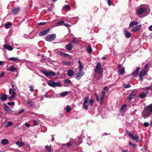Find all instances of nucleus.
Returning <instances> with one entry per match:
<instances>
[{"label":"nucleus","instance_id":"1","mask_svg":"<svg viewBox=\"0 0 152 152\" xmlns=\"http://www.w3.org/2000/svg\"><path fill=\"white\" fill-rule=\"evenodd\" d=\"M152 113V104L148 106L145 108L142 112V117L146 119L151 116Z\"/></svg>","mask_w":152,"mask_h":152},{"label":"nucleus","instance_id":"2","mask_svg":"<svg viewBox=\"0 0 152 152\" xmlns=\"http://www.w3.org/2000/svg\"><path fill=\"white\" fill-rule=\"evenodd\" d=\"M95 74H98L99 75L97 77L95 75L94 76L95 78L98 80L100 79L102 76L103 70L101 67V64L100 62H98L97 64L95 69Z\"/></svg>","mask_w":152,"mask_h":152},{"label":"nucleus","instance_id":"3","mask_svg":"<svg viewBox=\"0 0 152 152\" xmlns=\"http://www.w3.org/2000/svg\"><path fill=\"white\" fill-rule=\"evenodd\" d=\"M149 7L148 6H144L140 7L137 10V14L138 15L142 14L144 12H148L150 11Z\"/></svg>","mask_w":152,"mask_h":152},{"label":"nucleus","instance_id":"4","mask_svg":"<svg viewBox=\"0 0 152 152\" xmlns=\"http://www.w3.org/2000/svg\"><path fill=\"white\" fill-rule=\"evenodd\" d=\"M41 72L47 77H49L50 76H54L56 75L55 72L51 71H47L45 70H41Z\"/></svg>","mask_w":152,"mask_h":152},{"label":"nucleus","instance_id":"5","mask_svg":"<svg viewBox=\"0 0 152 152\" xmlns=\"http://www.w3.org/2000/svg\"><path fill=\"white\" fill-rule=\"evenodd\" d=\"M56 35L55 34H49L47 35L45 38V40L48 42H51L56 39Z\"/></svg>","mask_w":152,"mask_h":152},{"label":"nucleus","instance_id":"6","mask_svg":"<svg viewBox=\"0 0 152 152\" xmlns=\"http://www.w3.org/2000/svg\"><path fill=\"white\" fill-rule=\"evenodd\" d=\"M137 90L135 89L132 91L131 93L127 97V99L129 101H131L133 99L137 93Z\"/></svg>","mask_w":152,"mask_h":152},{"label":"nucleus","instance_id":"7","mask_svg":"<svg viewBox=\"0 0 152 152\" xmlns=\"http://www.w3.org/2000/svg\"><path fill=\"white\" fill-rule=\"evenodd\" d=\"M56 53L58 56H60L69 59H71V57L67 53L62 52L61 51L57 50Z\"/></svg>","mask_w":152,"mask_h":152},{"label":"nucleus","instance_id":"8","mask_svg":"<svg viewBox=\"0 0 152 152\" xmlns=\"http://www.w3.org/2000/svg\"><path fill=\"white\" fill-rule=\"evenodd\" d=\"M50 28H48L47 29L42 31L39 33V36H41L47 34L50 31Z\"/></svg>","mask_w":152,"mask_h":152},{"label":"nucleus","instance_id":"9","mask_svg":"<svg viewBox=\"0 0 152 152\" xmlns=\"http://www.w3.org/2000/svg\"><path fill=\"white\" fill-rule=\"evenodd\" d=\"M101 96L100 99V104L101 105L103 104L104 100L105 98L106 93L104 91H102L101 92Z\"/></svg>","mask_w":152,"mask_h":152},{"label":"nucleus","instance_id":"10","mask_svg":"<svg viewBox=\"0 0 152 152\" xmlns=\"http://www.w3.org/2000/svg\"><path fill=\"white\" fill-rule=\"evenodd\" d=\"M127 107V105L126 104H124L122 105L120 109V112L122 115H123Z\"/></svg>","mask_w":152,"mask_h":152},{"label":"nucleus","instance_id":"11","mask_svg":"<svg viewBox=\"0 0 152 152\" xmlns=\"http://www.w3.org/2000/svg\"><path fill=\"white\" fill-rule=\"evenodd\" d=\"M20 10V8L18 7L16 8H13L12 10V11L14 15H16L18 14Z\"/></svg>","mask_w":152,"mask_h":152},{"label":"nucleus","instance_id":"12","mask_svg":"<svg viewBox=\"0 0 152 152\" xmlns=\"http://www.w3.org/2000/svg\"><path fill=\"white\" fill-rule=\"evenodd\" d=\"M148 94V91H145V92L140 93L139 95V97L141 99H143Z\"/></svg>","mask_w":152,"mask_h":152},{"label":"nucleus","instance_id":"13","mask_svg":"<svg viewBox=\"0 0 152 152\" xmlns=\"http://www.w3.org/2000/svg\"><path fill=\"white\" fill-rule=\"evenodd\" d=\"M130 137L133 140L137 142L139 141L138 137L137 134H135L134 135L132 134Z\"/></svg>","mask_w":152,"mask_h":152},{"label":"nucleus","instance_id":"14","mask_svg":"<svg viewBox=\"0 0 152 152\" xmlns=\"http://www.w3.org/2000/svg\"><path fill=\"white\" fill-rule=\"evenodd\" d=\"M3 47L5 49L9 51H11L13 50V48L10 45L8 44H4L3 45Z\"/></svg>","mask_w":152,"mask_h":152},{"label":"nucleus","instance_id":"15","mask_svg":"<svg viewBox=\"0 0 152 152\" xmlns=\"http://www.w3.org/2000/svg\"><path fill=\"white\" fill-rule=\"evenodd\" d=\"M27 103L29 105V106L31 108H33L35 106L34 102L31 101L30 100H28L26 101Z\"/></svg>","mask_w":152,"mask_h":152},{"label":"nucleus","instance_id":"16","mask_svg":"<svg viewBox=\"0 0 152 152\" xmlns=\"http://www.w3.org/2000/svg\"><path fill=\"white\" fill-rule=\"evenodd\" d=\"M8 59L10 61H19L20 62L22 61V60L19 59L18 58L16 57H11L10 58H8Z\"/></svg>","mask_w":152,"mask_h":152},{"label":"nucleus","instance_id":"17","mask_svg":"<svg viewBox=\"0 0 152 152\" xmlns=\"http://www.w3.org/2000/svg\"><path fill=\"white\" fill-rule=\"evenodd\" d=\"M73 46L71 43H69L68 45L65 46V48L68 50H70L72 48Z\"/></svg>","mask_w":152,"mask_h":152},{"label":"nucleus","instance_id":"18","mask_svg":"<svg viewBox=\"0 0 152 152\" xmlns=\"http://www.w3.org/2000/svg\"><path fill=\"white\" fill-rule=\"evenodd\" d=\"M147 72L148 70H145L143 69L140 71L139 75V76H145V75H146V73H147Z\"/></svg>","mask_w":152,"mask_h":152},{"label":"nucleus","instance_id":"19","mask_svg":"<svg viewBox=\"0 0 152 152\" xmlns=\"http://www.w3.org/2000/svg\"><path fill=\"white\" fill-rule=\"evenodd\" d=\"M55 82L53 80H50L47 82L48 85L50 86L54 87Z\"/></svg>","mask_w":152,"mask_h":152},{"label":"nucleus","instance_id":"20","mask_svg":"<svg viewBox=\"0 0 152 152\" xmlns=\"http://www.w3.org/2000/svg\"><path fill=\"white\" fill-rule=\"evenodd\" d=\"M141 27V25H139L136 26L134 28H133L132 31L135 32L139 30Z\"/></svg>","mask_w":152,"mask_h":152},{"label":"nucleus","instance_id":"21","mask_svg":"<svg viewBox=\"0 0 152 152\" xmlns=\"http://www.w3.org/2000/svg\"><path fill=\"white\" fill-rule=\"evenodd\" d=\"M124 34L126 38H129L131 37V33L128 32L127 30L124 31Z\"/></svg>","mask_w":152,"mask_h":152},{"label":"nucleus","instance_id":"22","mask_svg":"<svg viewBox=\"0 0 152 152\" xmlns=\"http://www.w3.org/2000/svg\"><path fill=\"white\" fill-rule=\"evenodd\" d=\"M4 109L8 113H10L12 112V110L9 108V107L6 105L5 104H4Z\"/></svg>","mask_w":152,"mask_h":152},{"label":"nucleus","instance_id":"23","mask_svg":"<svg viewBox=\"0 0 152 152\" xmlns=\"http://www.w3.org/2000/svg\"><path fill=\"white\" fill-rule=\"evenodd\" d=\"M8 96L7 94H2L0 97V99L1 101H3L6 100Z\"/></svg>","mask_w":152,"mask_h":152},{"label":"nucleus","instance_id":"24","mask_svg":"<svg viewBox=\"0 0 152 152\" xmlns=\"http://www.w3.org/2000/svg\"><path fill=\"white\" fill-rule=\"evenodd\" d=\"M8 140L6 139H2L1 141V143L3 145H5L7 144L8 143Z\"/></svg>","mask_w":152,"mask_h":152},{"label":"nucleus","instance_id":"25","mask_svg":"<svg viewBox=\"0 0 152 152\" xmlns=\"http://www.w3.org/2000/svg\"><path fill=\"white\" fill-rule=\"evenodd\" d=\"M119 74L121 75H123L125 72V69L123 67L120 68L119 70Z\"/></svg>","mask_w":152,"mask_h":152},{"label":"nucleus","instance_id":"26","mask_svg":"<svg viewBox=\"0 0 152 152\" xmlns=\"http://www.w3.org/2000/svg\"><path fill=\"white\" fill-rule=\"evenodd\" d=\"M138 23V22L137 21H132L130 23L129 27H133L134 26L137 25Z\"/></svg>","mask_w":152,"mask_h":152},{"label":"nucleus","instance_id":"27","mask_svg":"<svg viewBox=\"0 0 152 152\" xmlns=\"http://www.w3.org/2000/svg\"><path fill=\"white\" fill-rule=\"evenodd\" d=\"M74 75V71L72 69L69 70L67 72V75L68 76L71 77Z\"/></svg>","mask_w":152,"mask_h":152},{"label":"nucleus","instance_id":"28","mask_svg":"<svg viewBox=\"0 0 152 152\" xmlns=\"http://www.w3.org/2000/svg\"><path fill=\"white\" fill-rule=\"evenodd\" d=\"M9 68V70L11 72H14L15 70H17L16 67L13 65L10 66Z\"/></svg>","mask_w":152,"mask_h":152},{"label":"nucleus","instance_id":"29","mask_svg":"<svg viewBox=\"0 0 152 152\" xmlns=\"http://www.w3.org/2000/svg\"><path fill=\"white\" fill-rule=\"evenodd\" d=\"M86 49L87 52L88 53H91L92 52V49L91 48L89 45L87 46Z\"/></svg>","mask_w":152,"mask_h":152},{"label":"nucleus","instance_id":"30","mask_svg":"<svg viewBox=\"0 0 152 152\" xmlns=\"http://www.w3.org/2000/svg\"><path fill=\"white\" fill-rule=\"evenodd\" d=\"M62 86L61 84L59 82H55L54 88L56 87H60Z\"/></svg>","mask_w":152,"mask_h":152},{"label":"nucleus","instance_id":"31","mask_svg":"<svg viewBox=\"0 0 152 152\" xmlns=\"http://www.w3.org/2000/svg\"><path fill=\"white\" fill-rule=\"evenodd\" d=\"M88 103H83V108L85 110H87L88 109Z\"/></svg>","mask_w":152,"mask_h":152},{"label":"nucleus","instance_id":"32","mask_svg":"<svg viewBox=\"0 0 152 152\" xmlns=\"http://www.w3.org/2000/svg\"><path fill=\"white\" fill-rule=\"evenodd\" d=\"M16 144L19 146L22 147L24 145V143L23 142L17 141L15 143Z\"/></svg>","mask_w":152,"mask_h":152},{"label":"nucleus","instance_id":"33","mask_svg":"<svg viewBox=\"0 0 152 152\" xmlns=\"http://www.w3.org/2000/svg\"><path fill=\"white\" fill-rule=\"evenodd\" d=\"M9 93L11 95L14 94L15 93V95L16 94L15 91L13 90L12 88H10L9 89Z\"/></svg>","mask_w":152,"mask_h":152},{"label":"nucleus","instance_id":"34","mask_svg":"<svg viewBox=\"0 0 152 152\" xmlns=\"http://www.w3.org/2000/svg\"><path fill=\"white\" fill-rule=\"evenodd\" d=\"M64 21L63 20L59 21L56 23V26H59L63 25V24H64Z\"/></svg>","mask_w":152,"mask_h":152},{"label":"nucleus","instance_id":"35","mask_svg":"<svg viewBox=\"0 0 152 152\" xmlns=\"http://www.w3.org/2000/svg\"><path fill=\"white\" fill-rule=\"evenodd\" d=\"M11 85L12 87V88L13 90L15 91L17 89V87L14 84V83H11Z\"/></svg>","mask_w":152,"mask_h":152},{"label":"nucleus","instance_id":"36","mask_svg":"<svg viewBox=\"0 0 152 152\" xmlns=\"http://www.w3.org/2000/svg\"><path fill=\"white\" fill-rule=\"evenodd\" d=\"M68 93V91H65L61 93L60 95L64 97Z\"/></svg>","mask_w":152,"mask_h":152},{"label":"nucleus","instance_id":"37","mask_svg":"<svg viewBox=\"0 0 152 152\" xmlns=\"http://www.w3.org/2000/svg\"><path fill=\"white\" fill-rule=\"evenodd\" d=\"M45 148L48 152H51V145H50L49 146H45Z\"/></svg>","mask_w":152,"mask_h":152},{"label":"nucleus","instance_id":"38","mask_svg":"<svg viewBox=\"0 0 152 152\" xmlns=\"http://www.w3.org/2000/svg\"><path fill=\"white\" fill-rule=\"evenodd\" d=\"M78 74L80 75V77H82L84 75V73L83 70L79 71Z\"/></svg>","mask_w":152,"mask_h":152},{"label":"nucleus","instance_id":"39","mask_svg":"<svg viewBox=\"0 0 152 152\" xmlns=\"http://www.w3.org/2000/svg\"><path fill=\"white\" fill-rule=\"evenodd\" d=\"M11 22H8V23H6L5 24V27L7 28L10 27V26H11Z\"/></svg>","mask_w":152,"mask_h":152},{"label":"nucleus","instance_id":"40","mask_svg":"<svg viewBox=\"0 0 152 152\" xmlns=\"http://www.w3.org/2000/svg\"><path fill=\"white\" fill-rule=\"evenodd\" d=\"M129 145L131 146H132L135 148H136L137 147V145L134 144L132 143L131 142H130L129 143Z\"/></svg>","mask_w":152,"mask_h":152},{"label":"nucleus","instance_id":"41","mask_svg":"<svg viewBox=\"0 0 152 152\" xmlns=\"http://www.w3.org/2000/svg\"><path fill=\"white\" fill-rule=\"evenodd\" d=\"M78 18H78V17H75V18H72V20L73 21H74V20H75V22L74 23H76L78 21Z\"/></svg>","mask_w":152,"mask_h":152},{"label":"nucleus","instance_id":"42","mask_svg":"<svg viewBox=\"0 0 152 152\" xmlns=\"http://www.w3.org/2000/svg\"><path fill=\"white\" fill-rule=\"evenodd\" d=\"M124 86L125 88H130L131 87V86L130 84H125L124 85Z\"/></svg>","mask_w":152,"mask_h":152},{"label":"nucleus","instance_id":"43","mask_svg":"<svg viewBox=\"0 0 152 152\" xmlns=\"http://www.w3.org/2000/svg\"><path fill=\"white\" fill-rule=\"evenodd\" d=\"M7 125L6 126V127H8L12 125V123L11 121H9L7 123Z\"/></svg>","mask_w":152,"mask_h":152},{"label":"nucleus","instance_id":"44","mask_svg":"<svg viewBox=\"0 0 152 152\" xmlns=\"http://www.w3.org/2000/svg\"><path fill=\"white\" fill-rule=\"evenodd\" d=\"M66 111L68 112H69L71 110L70 107L69 106V105H67L66 106Z\"/></svg>","mask_w":152,"mask_h":152},{"label":"nucleus","instance_id":"45","mask_svg":"<svg viewBox=\"0 0 152 152\" xmlns=\"http://www.w3.org/2000/svg\"><path fill=\"white\" fill-rule=\"evenodd\" d=\"M94 102V100H93L92 99H90L89 103L90 104V106L91 107L92 106V104Z\"/></svg>","mask_w":152,"mask_h":152},{"label":"nucleus","instance_id":"46","mask_svg":"<svg viewBox=\"0 0 152 152\" xmlns=\"http://www.w3.org/2000/svg\"><path fill=\"white\" fill-rule=\"evenodd\" d=\"M72 42L73 43L77 44V40L76 38H74L73 40L72 41Z\"/></svg>","mask_w":152,"mask_h":152},{"label":"nucleus","instance_id":"47","mask_svg":"<svg viewBox=\"0 0 152 152\" xmlns=\"http://www.w3.org/2000/svg\"><path fill=\"white\" fill-rule=\"evenodd\" d=\"M29 88H30V90L31 92H32L34 91V88L33 86H29Z\"/></svg>","mask_w":152,"mask_h":152},{"label":"nucleus","instance_id":"48","mask_svg":"<svg viewBox=\"0 0 152 152\" xmlns=\"http://www.w3.org/2000/svg\"><path fill=\"white\" fill-rule=\"evenodd\" d=\"M89 98L88 96L86 97L85 99H84V101L83 103H88V99Z\"/></svg>","mask_w":152,"mask_h":152},{"label":"nucleus","instance_id":"49","mask_svg":"<svg viewBox=\"0 0 152 152\" xmlns=\"http://www.w3.org/2000/svg\"><path fill=\"white\" fill-rule=\"evenodd\" d=\"M83 69V66L82 64L79 65V71H81Z\"/></svg>","mask_w":152,"mask_h":152},{"label":"nucleus","instance_id":"50","mask_svg":"<svg viewBox=\"0 0 152 152\" xmlns=\"http://www.w3.org/2000/svg\"><path fill=\"white\" fill-rule=\"evenodd\" d=\"M71 82L70 80H66L64 81V83H66L67 84H69Z\"/></svg>","mask_w":152,"mask_h":152},{"label":"nucleus","instance_id":"51","mask_svg":"<svg viewBox=\"0 0 152 152\" xmlns=\"http://www.w3.org/2000/svg\"><path fill=\"white\" fill-rule=\"evenodd\" d=\"M81 77H80V75H79L78 74L77 75H76V76H75V78L79 80L80 78Z\"/></svg>","mask_w":152,"mask_h":152},{"label":"nucleus","instance_id":"52","mask_svg":"<svg viewBox=\"0 0 152 152\" xmlns=\"http://www.w3.org/2000/svg\"><path fill=\"white\" fill-rule=\"evenodd\" d=\"M149 125V123L148 122H145L144 123V126L146 127L148 126Z\"/></svg>","mask_w":152,"mask_h":152},{"label":"nucleus","instance_id":"53","mask_svg":"<svg viewBox=\"0 0 152 152\" xmlns=\"http://www.w3.org/2000/svg\"><path fill=\"white\" fill-rule=\"evenodd\" d=\"M141 69L140 67H137L136 69L135 70V71L137 72L138 73V72Z\"/></svg>","mask_w":152,"mask_h":152},{"label":"nucleus","instance_id":"54","mask_svg":"<svg viewBox=\"0 0 152 152\" xmlns=\"http://www.w3.org/2000/svg\"><path fill=\"white\" fill-rule=\"evenodd\" d=\"M64 7L68 10L69 11L70 10V7L67 5H66L64 6Z\"/></svg>","mask_w":152,"mask_h":152},{"label":"nucleus","instance_id":"55","mask_svg":"<svg viewBox=\"0 0 152 152\" xmlns=\"http://www.w3.org/2000/svg\"><path fill=\"white\" fill-rule=\"evenodd\" d=\"M138 74V73L137 72L135 71H134L133 72L132 74V75L133 76H136Z\"/></svg>","mask_w":152,"mask_h":152},{"label":"nucleus","instance_id":"56","mask_svg":"<svg viewBox=\"0 0 152 152\" xmlns=\"http://www.w3.org/2000/svg\"><path fill=\"white\" fill-rule=\"evenodd\" d=\"M64 64L66 66L70 65V63L69 62H64Z\"/></svg>","mask_w":152,"mask_h":152},{"label":"nucleus","instance_id":"57","mask_svg":"<svg viewBox=\"0 0 152 152\" xmlns=\"http://www.w3.org/2000/svg\"><path fill=\"white\" fill-rule=\"evenodd\" d=\"M38 123L35 120H34L33 121V125L34 126H37L38 125Z\"/></svg>","mask_w":152,"mask_h":152},{"label":"nucleus","instance_id":"58","mask_svg":"<svg viewBox=\"0 0 152 152\" xmlns=\"http://www.w3.org/2000/svg\"><path fill=\"white\" fill-rule=\"evenodd\" d=\"M15 93L14 94L11 95V96H10L8 98V99H12L15 96Z\"/></svg>","mask_w":152,"mask_h":152},{"label":"nucleus","instance_id":"59","mask_svg":"<svg viewBox=\"0 0 152 152\" xmlns=\"http://www.w3.org/2000/svg\"><path fill=\"white\" fill-rule=\"evenodd\" d=\"M148 65H149L148 64H146L144 66L143 69L145 70H147V69L148 68Z\"/></svg>","mask_w":152,"mask_h":152},{"label":"nucleus","instance_id":"60","mask_svg":"<svg viewBox=\"0 0 152 152\" xmlns=\"http://www.w3.org/2000/svg\"><path fill=\"white\" fill-rule=\"evenodd\" d=\"M126 132L127 134L129 136V137H130L132 135V134H131V133L129 132L128 130H126Z\"/></svg>","mask_w":152,"mask_h":152},{"label":"nucleus","instance_id":"61","mask_svg":"<svg viewBox=\"0 0 152 152\" xmlns=\"http://www.w3.org/2000/svg\"><path fill=\"white\" fill-rule=\"evenodd\" d=\"M7 104L9 105H14V102H8Z\"/></svg>","mask_w":152,"mask_h":152},{"label":"nucleus","instance_id":"62","mask_svg":"<svg viewBox=\"0 0 152 152\" xmlns=\"http://www.w3.org/2000/svg\"><path fill=\"white\" fill-rule=\"evenodd\" d=\"M46 23L45 22H41L39 23V24L40 25H45Z\"/></svg>","mask_w":152,"mask_h":152},{"label":"nucleus","instance_id":"63","mask_svg":"<svg viewBox=\"0 0 152 152\" xmlns=\"http://www.w3.org/2000/svg\"><path fill=\"white\" fill-rule=\"evenodd\" d=\"M110 1L111 0H107L108 4L109 6H110L111 5Z\"/></svg>","mask_w":152,"mask_h":152},{"label":"nucleus","instance_id":"64","mask_svg":"<svg viewBox=\"0 0 152 152\" xmlns=\"http://www.w3.org/2000/svg\"><path fill=\"white\" fill-rule=\"evenodd\" d=\"M148 30L151 31H152V25L148 27Z\"/></svg>","mask_w":152,"mask_h":152}]
</instances>
